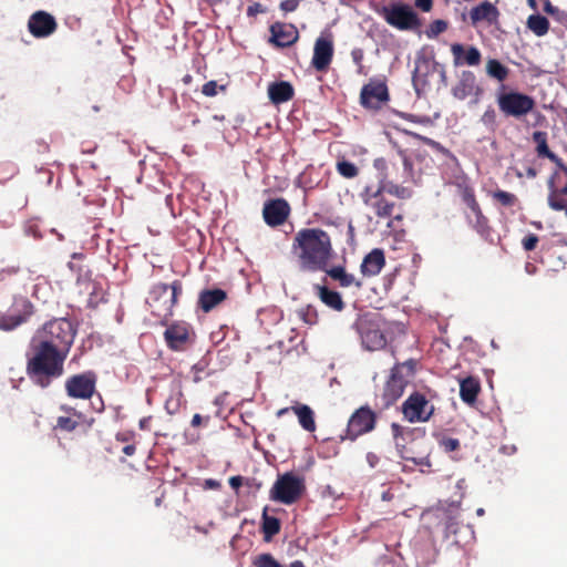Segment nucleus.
I'll return each instance as SVG.
<instances>
[{"mask_svg":"<svg viewBox=\"0 0 567 567\" xmlns=\"http://www.w3.org/2000/svg\"><path fill=\"white\" fill-rule=\"evenodd\" d=\"M68 355L48 343L31 340L27 352V375L34 384L48 388L53 380L64 374V362Z\"/></svg>","mask_w":567,"mask_h":567,"instance_id":"1","label":"nucleus"},{"mask_svg":"<svg viewBox=\"0 0 567 567\" xmlns=\"http://www.w3.org/2000/svg\"><path fill=\"white\" fill-rule=\"evenodd\" d=\"M291 255L301 271L319 270V229L302 228L293 237Z\"/></svg>","mask_w":567,"mask_h":567,"instance_id":"2","label":"nucleus"},{"mask_svg":"<svg viewBox=\"0 0 567 567\" xmlns=\"http://www.w3.org/2000/svg\"><path fill=\"white\" fill-rule=\"evenodd\" d=\"M183 292L181 280H174L171 285L158 282L152 287L147 297L151 313L159 319L162 324H167L173 316V309Z\"/></svg>","mask_w":567,"mask_h":567,"instance_id":"3","label":"nucleus"},{"mask_svg":"<svg viewBox=\"0 0 567 567\" xmlns=\"http://www.w3.org/2000/svg\"><path fill=\"white\" fill-rule=\"evenodd\" d=\"M76 330L72 322L65 318H55L45 322L31 340L39 343H48L54 349H60L69 354L74 342Z\"/></svg>","mask_w":567,"mask_h":567,"instance_id":"4","label":"nucleus"},{"mask_svg":"<svg viewBox=\"0 0 567 567\" xmlns=\"http://www.w3.org/2000/svg\"><path fill=\"white\" fill-rule=\"evenodd\" d=\"M496 103L504 116L517 120L532 113L536 106L533 96L515 90H506L504 84L496 92Z\"/></svg>","mask_w":567,"mask_h":567,"instance_id":"5","label":"nucleus"},{"mask_svg":"<svg viewBox=\"0 0 567 567\" xmlns=\"http://www.w3.org/2000/svg\"><path fill=\"white\" fill-rule=\"evenodd\" d=\"M415 367L416 361L410 359L405 362L396 363L391 369V374L384 384L382 393L384 406L394 404L402 396L410 378L414 375Z\"/></svg>","mask_w":567,"mask_h":567,"instance_id":"6","label":"nucleus"},{"mask_svg":"<svg viewBox=\"0 0 567 567\" xmlns=\"http://www.w3.org/2000/svg\"><path fill=\"white\" fill-rule=\"evenodd\" d=\"M436 393L430 389L426 392L414 391L402 403V414L410 423L427 422L435 412L431 400Z\"/></svg>","mask_w":567,"mask_h":567,"instance_id":"7","label":"nucleus"},{"mask_svg":"<svg viewBox=\"0 0 567 567\" xmlns=\"http://www.w3.org/2000/svg\"><path fill=\"white\" fill-rule=\"evenodd\" d=\"M305 492V481L292 472L279 474L269 491L271 501L291 505L296 503Z\"/></svg>","mask_w":567,"mask_h":567,"instance_id":"8","label":"nucleus"},{"mask_svg":"<svg viewBox=\"0 0 567 567\" xmlns=\"http://www.w3.org/2000/svg\"><path fill=\"white\" fill-rule=\"evenodd\" d=\"M378 12L388 24L398 30L414 31L421 27L417 13L409 4L395 2L383 6Z\"/></svg>","mask_w":567,"mask_h":567,"instance_id":"9","label":"nucleus"},{"mask_svg":"<svg viewBox=\"0 0 567 567\" xmlns=\"http://www.w3.org/2000/svg\"><path fill=\"white\" fill-rule=\"evenodd\" d=\"M354 327L367 350L375 351L385 347L386 338L381 329V318L378 313H365L359 317Z\"/></svg>","mask_w":567,"mask_h":567,"instance_id":"10","label":"nucleus"},{"mask_svg":"<svg viewBox=\"0 0 567 567\" xmlns=\"http://www.w3.org/2000/svg\"><path fill=\"white\" fill-rule=\"evenodd\" d=\"M548 206L556 212L567 208V165L557 166L547 182Z\"/></svg>","mask_w":567,"mask_h":567,"instance_id":"11","label":"nucleus"},{"mask_svg":"<svg viewBox=\"0 0 567 567\" xmlns=\"http://www.w3.org/2000/svg\"><path fill=\"white\" fill-rule=\"evenodd\" d=\"M377 424V413L364 405L357 409L350 416L346 430V436L351 441L374 430Z\"/></svg>","mask_w":567,"mask_h":567,"instance_id":"12","label":"nucleus"},{"mask_svg":"<svg viewBox=\"0 0 567 567\" xmlns=\"http://www.w3.org/2000/svg\"><path fill=\"white\" fill-rule=\"evenodd\" d=\"M164 340L173 351H185L194 343L195 332L192 326L185 321H175L166 324Z\"/></svg>","mask_w":567,"mask_h":567,"instance_id":"13","label":"nucleus"},{"mask_svg":"<svg viewBox=\"0 0 567 567\" xmlns=\"http://www.w3.org/2000/svg\"><path fill=\"white\" fill-rule=\"evenodd\" d=\"M97 377L93 371L74 374L65 381V391L70 398L89 400L95 392Z\"/></svg>","mask_w":567,"mask_h":567,"instance_id":"14","label":"nucleus"},{"mask_svg":"<svg viewBox=\"0 0 567 567\" xmlns=\"http://www.w3.org/2000/svg\"><path fill=\"white\" fill-rule=\"evenodd\" d=\"M32 315V305L25 298H16L6 312H0V329L10 331L22 324Z\"/></svg>","mask_w":567,"mask_h":567,"instance_id":"15","label":"nucleus"},{"mask_svg":"<svg viewBox=\"0 0 567 567\" xmlns=\"http://www.w3.org/2000/svg\"><path fill=\"white\" fill-rule=\"evenodd\" d=\"M389 101V91L384 82L371 80L360 93L361 105L369 110H380Z\"/></svg>","mask_w":567,"mask_h":567,"instance_id":"16","label":"nucleus"},{"mask_svg":"<svg viewBox=\"0 0 567 567\" xmlns=\"http://www.w3.org/2000/svg\"><path fill=\"white\" fill-rule=\"evenodd\" d=\"M363 203L372 208L379 218H389L393 214L394 203L384 198L382 188L367 186L361 193Z\"/></svg>","mask_w":567,"mask_h":567,"instance_id":"17","label":"nucleus"},{"mask_svg":"<svg viewBox=\"0 0 567 567\" xmlns=\"http://www.w3.org/2000/svg\"><path fill=\"white\" fill-rule=\"evenodd\" d=\"M291 208L285 198L268 199L264 204L262 217L270 227H278L286 223Z\"/></svg>","mask_w":567,"mask_h":567,"instance_id":"18","label":"nucleus"},{"mask_svg":"<svg viewBox=\"0 0 567 567\" xmlns=\"http://www.w3.org/2000/svg\"><path fill=\"white\" fill-rule=\"evenodd\" d=\"M58 29L55 18L47 11H35L28 20V30L37 39L52 35Z\"/></svg>","mask_w":567,"mask_h":567,"instance_id":"19","label":"nucleus"},{"mask_svg":"<svg viewBox=\"0 0 567 567\" xmlns=\"http://www.w3.org/2000/svg\"><path fill=\"white\" fill-rule=\"evenodd\" d=\"M482 93L483 90L477 84L476 76L472 71H463L457 84L452 89L453 96L461 101L472 95L478 99Z\"/></svg>","mask_w":567,"mask_h":567,"instance_id":"20","label":"nucleus"},{"mask_svg":"<svg viewBox=\"0 0 567 567\" xmlns=\"http://www.w3.org/2000/svg\"><path fill=\"white\" fill-rule=\"evenodd\" d=\"M270 42L278 48H286L298 39L297 29L290 23L275 22L270 25Z\"/></svg>","mask_w":567,"mask_h":567,"instance_id":"21","label":"nucleus"},{"mask_svg":"<svg viewBox=\"0 0 567 567\" xmlns=\"http://www.w3.org/2000/svg\"><path fill=\"white\" fill-rule=\"evenodd\" d=\"M451 52L453 54L455 65L467 64L470 66H476L482 61L480 50L473 45L465 49L463 44L454 43L451 45Z\"/></svg>","mask_w":567,"mask_h":567,"instance_id":"22","label":"nucleus"},{"mask_svg":"<svg viewBox=\"0 0 567 567\" xmlns=\"http://www.w3.org/2000/svg\"><path fill=\"white\" fill-rule=\"evenodd\" d=\"M468 225L486 241H493V229L489 226L488 218L483 214L481 206L471 209L466 214Z\"/></svg>","mask_w":567,"mask_h":567,"instance_id":"23","label":"nucleus"},{"mask_svg":"<svg viewBox=\"0 0 567 567\" xmlns=\"http://www.w3.org/2000/svg\"><path fill=\"white\" fill-rule=\"evenodd\" d=\"M227 298V292L220 288L204 289L199 292L197 306L207 313L221 305Z\"/></svg>","mask_w":567,"mask_h":567,"instance_id":"24","label":"nucleus"},{"mask_svg":"<svg viewBox=\"0 0 567 567\" xmlns=\"http://www.w3.org/2000/svg\"><path fill=\"white\" fill-rule=\"evenodd\" d=\"M384 265L385 257L383 250L375 248L363 258L360 269L363 276L373 277L381 272Z\"/></svg>","mask_w":567,"mask_h":567,"instance_id":"25","label":"nucleus"},{"mask_svg":"<svg viewBox=\"0 0 567 567\" xmlns=\"http://www.w3.org/2000/svg\"><path fill=\"white\" fill-rule=\"evenodd\" d=\"M470 17L474 25L481 21H486L488 24H493L497 22L499 11L492 2L484 1L471 10Z\"/></svg>","mask_w":567,"mask_h":567,"instance_id":"26","label":"nucleus"},{"mask_svg":"<svg viewBox=\"0 0 567 567\" xmlns=\"http://www.w3.org/2000/svg\"><path fill=\"white\" fill-rule=\"evenodd\" d=\"M532 138L536 144V153L538 157L548 158L556 167L564 164V161L549 150L547 144V132L536 131L533 133Z\"/></svg>","mask_w":567,"mask_h":567,"instance_id":"27","label":"nucleus"},{"mask_svg":"<svg viewBox=\"0 0 567 567\" xmlns=\"http://www.w3.org/2000/svg\"><path fill=\"white\" fill-rule=\"evenodd\" d=\"M293 87L289 82L279 81L269 84L268 95L274 104L286 103L293 97Z\"/></svg>","mask_w":567,"mask_h":567,"instance_id":"28","label":"nucleus"},{"mask_svg":"<svg viewBox=\"0 0 567 567\" xmlns=\"http://www.w3.org/2000/svg\"><path fill=\"white\" fill-rule=\"evenodd\" d=\"M292 410L298 416L300 425L309 432H313L316 430V423L313 417V411L307 405H296L291 408H284L277 412L278 416H282Z\"/></svg>","mask_w":567,"mask_h":567,"instance_id":"29","label":"nucleus"},{"mask_svg":"<svg viewBox=\"0 0 567 567\" xmlns=\"http://www.w3.org/2000/svg\"><path fill=\"white\" fill-rule=\"evenodd\" d=\"M481 384L477 378L467 377L460 382V396L466 404H473L477 400Z\"/></svg>","mask_w":567,"mask_h":567,"instance_id":"30","label":"nucleus"},{"mask_svg":"<svg viewBox=\"0 0 567 567\" xmlns=\"http://www.w3.org/2000/svg\"><path fill=\"white\" fill-rule=\"evenodd\" d=\"M321 270H324L331 279L338 281L340 287L347 288L354 285L360 288L362 286L361 281L357 280L353 275L348 274L342 266L326 268L322 264Z\"/></svg>","mask_w":567,"mask_h":567,"instance_id":"31","label":"nucleus"},{"mask_svg":"<svg viewBox=\"0 0 567 567\" xmlns=\"http://www.w3.org/2000/svg\"><path fill=\"white\" fill-rule=\"evenodd\" d=\"M457 195L461 197L462 202L467 206V208L474 209L480 206V203L476 199L475 189L467 178H462L455 184Z\"/></svg>","mask_w":567,"mask_h":567,"instance_id":"32","label":"nucleus"},{"mask_svg":"<svg viewBox=\"0 0 567 567\" xmlns=\"http://www.w3.org/2000/svg\"><path fill=\"white\" fill-rule=\"evenodd\" d=\"M333 55V42L331 33H321L320 41V68L321 72L328 68Z\"/></svg>","mask_w":567,"mask_h":567,"instance_id":"33","label":"nucleus"},{"mask_svg":"<svg viewBox=\"0 0 567 567\" xmlns=\"http://www.w3.org/2000/svg\"><path fill=\"white\" fill-rule=\"evenodd\" d=\"M321 302L334 311H342L346 303L338 291L329 289L327 286H321Z\"/></svg>","mask_w":567,"mask_h":567,"instance_id":"34","label":"nucleus"},{"mask_svg":"<svg viewBox=\"0 0 567 567\" xmlns=\"http://www.w3.org/2000/svg\"><path fill=\"white\" fill-rule=\"evenodd\" d=\"M486 73L489 78L503 83L509 75V69L496 59L486 62Z\"/></svg>","mask_w":567,"mask_h":567,"instance_id":"35","label":"nucleus"},{"mask_svg":"<svg viewBox=\"0 0 567 567\" xmlns=\"http://www.w3.org/2000/svg\"><path fill=\"white\" fill-rule=\"evenodd\" d=\"M261 530L266 540H270L280 532V520L275 516H269L267 508L262 513Z\"/></svg>","mask_w":567,"mask_h":567,"instance_id":"36","label":"nucleus"},{"mask_svg":"<svg viewBox=\"0 0 567 567\" xmlns=\"http://www.w3.org/2000/svg\"><path fill=\"white\" fill-rule=\"evenodd\" d=\"M377 188H382L383 193H388L400 199H408L412 196V190L409 187H404L392 182H380Z\"/></svg>","mask_w":567,"mask_h":567,"instance_id":"37","label":"nucleus"},{"mask_svg":"<svg viewBox=\"0 0 567 567\" xmlns=\"http://www.w3.org/2000/svg\"><path fill=\"white\" fill-rule=\"evenodd\" d=\"M527 27L537 37L545 35L549 30V22L547 18L540 14H532L527 19Z\"/></svg>","mask_w":567,"mask_h":567,"instance_id":"38","label":"nucleus"},{"mask_svg":"<svg viewBox=\"0 0 567 567\" xmlns=\"http://www.w3.org/2000/svg\"><path fill=\"white\" fill-rule=\"evenodd\" d=\"M492 197L504 207H513L518 203V198L515 194L502 189L494 192Z\"/></svg>","mask_w":567,"mask_h":567,"instance_id":"39","label":"nucleus"},{"mask_svg":"<svg viewBox=\"0 0 567 567\" xmlns=\"http://www.w3.org/2000/svg\"><path fill=\"white\" fill-rule=\"evenodd\" d=\"M182 402L183 393L176 392L166 399L164 408L169 415H174L181 410Z\"/></svg>","mask_w":567,"mask_h":567,"instance_id":"40","label":"nucleus"},{"mask_svg":"<svg viewBox=\"0 0 567 567\" xmlns=\"http://www.w3.org/2000/svg\"><path fill=\"white\" fill-rule=\"evenodd\" d=\"M337 171L344 178H354L359 174V168L348 161H339L337 163Z\"/></svg>","mask_w":567,"mask_h":567,"instance_id":"41","label":"nucleus"},{"mask_svg":"<svg viewBox=\"0 0 567 567\" xmlns=\"http://www.w3.org/2000/svg\"><path fill=\"white\" fill-rule=\"evenodd\" d=\"M255 567H285L278 563L275 557L269 553H264L256 556L252 560Z\"/></svg>","mask_w":567,"mask_h":567,"instance_id":"42","label":"nucleus"},{"mask_svg":"<svg viewBox=\"0 0 567 567\" xmlns=\"http://www.w3.org/2000/svg\"><path fill=\"white\" fill-rule=\"evenodd\" d=\"M481 122L491 131H495L497 127V114L492 106H487L481 116Z\"/></svg>","mask_w":567,"mask_h":567,"instance_id":"43","label":"nucleus"},{"mask_svg":"<svg viewBox=\"0 0 567 567\" xmlns=\"http://www.w3.org/2000/svg\"><path fill=\"white\" fill-rule=\"evenodd\" d=\"M79 425L78 420L71 416H59L56 419L55 429L63 432H72Z\"/></svg>","mask_w":567,"mask_h":567,"instance_id":"44","label":"nucleus"},{"mask_svg":"<svg viewBox=\"0 0 567 567\" xmlns=\"http://www.w3.org/2000/svg\"><path fill=\"white\" fill-rule=\"evenodd\" d=\"M447 29V22L441 19L434 20L425 31L427 38L433 39Z\"/></svg>","mask_w":567,"mask_h":567,"instance_id":"45","label":"nucleus"},{"mask_svg":"<svg viewBox=\"0 0 567 567\" xmlns=\"http://www.w3.org/2000/svg\"><path fill=\"white\" fill-rule=\"evenodd\" d=\"M392 436L395 441L396 446L403 445L405 442V434H411V430L400 425L399 423L391 424Z\"/></svg>","mask_w":567,"mask_h":567,"instance_id":"46","label":"nucleus"},{"mask_svg":"<svg viewBox=\"0 0 567 567\" xmlns=\"http://www.w3.org/2000/svg\"><path fill=\"white\" fill-rule=\"evenodd\" d=\"M18 173V167L10 162L0 163V183H4Z\"/></svg>","mask_w":567,"mask_h":567,"instance_id":"47","label":"nucleus"},{"mask_svg":"<svg viewBox=\"0 0 567 567\" xmlns=\"http://www.w3.org/2000/svg\"><path fill=\"white\" fill-rule=\"evenodd\" d=\"M299 316L306 323L310 326L316 324L318 321V312L313 306H307L306 308L300 309Z\"/></svg>","mask_w":567,"mask_h":567,"instance_id":"48","label":"nucleus"},{"mask_svg":"<svg viewBox=\"0 0 567 567\" xmlns=\"http://www.w3.org/2000/svg\"><path fill=\"white\" fill-rule=\"evenodd\" d=\"M226 90V85H218L216 81H208L202 87V93L205 96L213 97L218 94V91L224 92Z\"/></svg>","mask_w":567,"mask_h":567,"instance_id":"49","label":"nucleus"},{"mask_svg":"<svg viewBox=\"0 0 567 567\" xmlns=\"http://www.w3.org/2000/svg\"><path fill=\"white\" fill-rule=\"evenodd\" d=\"M365 458L371 468H375L381 464L382 472H384V473L388 472V468L385 467V465L390 464L389 460L382 461V458L373 452L367 453Z\"/></svg>","mask_w":567,"mask_h":567,"instance_id":"50","label":"nucleus"},{"mask_svg":"<svg viewBox=\"0 0 567 567\" xmlns=\"http://www.w3.org/2000/svg\"><path fill=\"white\" fill-rule=\"evenodd\" d=\"M440 446L447 453L454 452L460 449L461 443L458 439L444 436L440 440Z\"/></svg>","mask_w":567,"mask_h":567,"instance_id":"51","label":"nucleus"},{"mask_svg":"<svg viewBox=\"0 0 567 567\" xmlns=\"http://www.w3.org/2000/svg\"><path fill=\"white\" fill-rule=\"evenodd\" d=\"M331 254V241L329 235L321 230V265L323 260L329 258Z\"/></svg>","mask_w":567,"mask_h":567,"instance_id":"52","label":"nucleus"},{"mask_svg":"<svg viewBox=\"0 0 567 567\" xmlns=\"http://www.w3.org/2000/svg\"><path fill=\"white\" fill-rule=\"evenodd\" d=\"M538 241V236L529 233L522 239V246L526 251H532L537 247Z\"/></svg>","mask_w":567,"mask_h":567,"instance_id":"53","label":"nucleus"},{"mask_svg":"<svg viewBox=\"0 0 567 567\" xmlns=\"http://www.w3.org/2000/svg\"><path fill=\"white\" fill-rule=\"evenodd\" d=\"M206 365L207 364L204 361H199V362H197L196 364L193 365V368H192L193 381L195 383H198V382L204 380L205 377L203 375V373H205Z\"/></svg>","mask_w":567,"mask_h":567,"instance_id":"54","label":"nucleus"},{"mask_svg":"<svg viewBox=\"0 0 567 567\" xmlns=\"http://www.w3.org/2000/svg\"><path fill=\"white\" fill-rule=\"evenodd\" d=\"M20 267L19 266H8L6 268H2L0 270V281H4L7 278L11 276H16L19 274Z\"/></svg>","mask_w":567,"mask_h":567,"instance_id":"55","label":"nucleus"},{"mask_svg":"<svg viewBox=\"0 0 567 567\" xmlns=\"http://www.w3.org/2000/svg\"><path fill=\"white\" fill-rule=\"evenodd\" d=\"M299 0H284L280 2V9L285 12H292L298 8Z\"/></svg>","mask_w":567,"mask_h":567,"instance_id":"56","label":"nucleus"},{"mask_svg":"<svg viewBox=\"0 0 567 567\" xmlns=\"http://www.w3.org/2000/svg\"><path fill=\"white\" fill-rule=\"evenodd\" d=\"M429 64H430V63H429V60H426L425 58H422V59H417V60H416V66H415L414 73H413V79H414V81H415L416 79H419V78H420L421 69H422L423 66H425V68L427 69V68H429Z\"/></svg>","mask_w":567,"mask_h":567,"instance_id":"57","label":"nucleus"},{"mask_svg":"<svg viewBox=\"0 0 567 567\" xmlns=\"http://www.w3.org/2000/svg\"><path fill=\"white\" fill-rule=\"evenodd\" d=\"M311 64L315 69L319 70V38H317L313 42V54Z\"/></svg>","mask_w":567,"mask_h":567,"instance_id":"58","label":"nucleus"},{"mask_svg":"<svg viewBox=\"0 0 567 567\" xmlns=\"http://www.w3.org/2000/svg\"><path fill=\"white\" fill-rule=\"evenodd\" d=\"M265 12V9L262 8V6L258 2L256 3H252L250 4L248 8H247V16L248 17H256L258 13H262Z\"/></svg>","mask_w":567,"mask_h":567,"instance_id":"59","label":"nucleus"},{"mask_svg":"<svg viewBox=\"0 0 567 567\" xmlns=\"http://www.w3.org/2000/svg\"><path fill=\"white\" fill-rule=\"evenodd\" d=\"M553 18L567 28V11L560 9L555 10Z\"/></svg>","mask_w":567,"mask_h":567,"instance_id":"60","label":"nucleus"},{"mask_svg":"<svg viewBox=\"0 0 567 567\" xmlns=\"http://www.w3.org/2000/svg\"><path fill=\"white\" fill-rule=\"evenodd\" d=\"M415 6L424 12H429L433 7V0H415Z\"/></svg>","mask_w":567,"mask_h":567,"instance_id":"61","label":"nucleus"},{"mask_svg":"<svg viewBox=\"0 0 567 567\" xmlns=\"http://www.w3.org/2000/svg\"><path fill=\"white\" fill-rule=\"evenodd\" d=\"M151 422H152V416L151 415L141 419L140 423H138L140 430H142V431H150L151 430Z\"/></svg>","mask_w":567,"mask_h":567,"instance_id":"62","label":"nucleus"},{"mask_svg":"<svg viewBox=\"0 0 567 567\" xmlns=\"http://www.w3.org/2000/svg\"><path fill=\"white\" fill-rule=\"evenodd\" d=\"M243 481H244V477L240 475L231 476L229 478V485L231 486V488L238 489L243 485Z\"/></svg>","mask_w":567,"mask_h":567,"instance_id":"63","label":"nucleus"},{"mask_svg":"<svg viewBox=\"0 0 567 567\" xmlns=\"http://www.w3.org/2000/svg\"><path fill=\"white\" fill-rule=\"evenodd\" d=\"M205 488L217 489L220 487V483L216 480L208 478L204 483Z\"/></svg>","mask_w":567,"mask_h":567,"instance_id":"64","label":"nucleus"}]
</instances>
